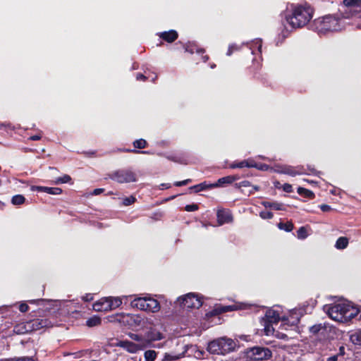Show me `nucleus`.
<instances>
[{"mask_svg":"<svg viewBox=\"0 0 361 361\" xmlns=\"http://www.w3.org/2000/svg\"><path fill=\"white\" fill-rule=\"evenodd\" d=\"M313 13V8L309 5H290L282 16L283 37H286L293 30L306 25L312 18Z\"/></svg>","mask_w":361,"mask_h":361,"instance_id":"obj_1","label":"nucleus"},{"mask_svg":"<svg viewBox=\"0 0 361 361\" xmlns=\"http://www.w3.org/2000/svg\"><path fill=\"white\" fill-rule=\"evenodd\" d=\"M323 309L330 318L341 323L349 322L357 316L359 312L357 308L345 302L326 305Z\"/></svg>","mask_w":361,"mask_h":361,"instance_id":"obj_2","label":"nucleus"},{"mask_svg":"<svg viewBox=\"0 0 361 361\" xmlns=\"http://www.w3.org/2000/svg\"><path fill=\"white\" fill-rule=\"evenodd\" d=\"M343 27V25L341 20L332 15L324 16L315 22V29L319 35H325L329 32L339 31Z\"/></svg>","mask_w":361,"mask_h":361,"instance_id":"obj_3","label":"nucleus"},{"mask_svg":"<svg viewBox=\"0 0 361 361\" xmlns=\"http://www.w3.org/2000/svg\"><path fill=\"white\" fill-rule=\"evenodd\" d=\"M235 343L231 338H220L209 343L207 350L212 354L225 355L235 349Z\"/></svg>","mask_w":361,"mask_h":361,"instance_id":"obj_4","label":"nucleus"},{"mask_svg":"<svg viewBox=\"0 0 361 361\" xmlns=\"http://www.w3.org/2000/svg\"><path fill=\"white\" fill-rule=\"evenodd\" d=\"M131 306L140 310L152 313L158 312L161 308L158 300L150 296L135 298L131 301Z\"/></svg>","mask_w":361,"mask_h":361,"instance_id":"obj_5","label":"nucleus"},{"mask_svg":"<svg viewBox=\"0 0 361 361\" xmlns=\"http://www.w3.org/2000/svg\"><path fill=\"white\" fill-rule=\"evenodd\" d=\"M245 356L250 361H264L272 357V351L267 347L254 346L245 350Z\"/></svg>","mask_w":361,"mask_h":361,"instance_id":"obj_6","label":"nucleus"},{"mask_svg":"<svg viewBox=\"0 0 361 361\" xmlns=\"http://www.w3.org/2000/svg\"><path fill=\"white\" fill-rule=\"evenodd\" d=\"M279 311L274 309H268L264 317L260 320L261 325L264 326V333L267 336L274 335L275 333L273 324H276L280 320Z\"/></svg>","mask_w":361,"mask_h":361,"instance_id":"obj_7","label":"nucleus"},{"mask_svg":"<svg viewBox=\"0 0 361 361\" xmlns=\"http://www.w3.org/2000/svg\"><path fill=\"white\" fill-rule=\"evenodd\" d=\"M109 177L118 183H134L137 180L135 173L130 169L114 171L109 174Z\"/></svg>","mask_w":361,"mask_h":361,"instance_id":"obj_8","label":"nucleus"},{"mask_svg":"<svg viewBox=\"0 0 361 361\" xmlns=\"http://www.w3.org/2000/svg\"><path fill=\"white\" fill-rule=\"evenodd\" d=\"M343 18H361V0H343Z\"/></svg>","mask_w":361,"mask_h":361,"instance_id":"obj_9","label":"nucleus"},{"mask_svg":"<svg viewBox=\"0 0 361 361\" xmlns=\"http://www.w3.org/2000/svg\"><path fill=\"white\" fill-rule=\"evenodd\" d=\"M177 302L183 308H200L202 305V298L193 293H188L178 298Z\"/></svg>","mask_w":361,"mask_h":361,"instance_id":"obj_10","label":"nucleus"},{"mask_svg":"<svg viewBox=\"0 0 361 361\" xmlns=\"http://www.w3.org/2000/svg\"><path fill=\"white\" fill-rule=\"evenodd\" d=\"M171 345V346H168L171 349L163 353L160 361H177L184 357L183 351H181L180 343L178 341L173 342Z\"/></svg>","mask_w":361,"mask_h":361,"instance_id":"obj_11","label":"nucleus"},{"mask_svg":"<svg viewBox=\"0 0 361 361\" xmlns=\"http://www.w3.org/2000/svg\"><path fill=\"white\" fill-rule=\"evenodd\" d=\"M164 338L163 334L160 333L159 331L157 330H151L147 333L145 335V339L147 341H148L149 344V348L154 347V348H164L165 346L170 345L171 344L173 343V341H166L161 343H158L157 345H153L152 343L156 341H160Z\"/></svg>","mask_w":361,"mask_h":361,"instance_id":"obj_12","label":"nucleus"},{"mask_svg":"<svg viewBox=\"0 0 361 361\" xmlns=\"http://www.w3.org/2000/svg\"><path fill=\"white\" fill-rule=\"evenodd\" d=\"M121 319L120 322H126L128 325L134 328H142L145 323L146 319L140 314H123L121 316Z\"/></svg>","mask_w":361,"mask_h":361,"instance_id":"obj_13","label":"nucleus"},{"mask_svg":"<svg viewBox=\"0 0 361 361\" xmlns=\"http://www.w3.org/2000/svg\"><path fill=\"white\" fill-rule=\"evenodd\" d=\"M271 169L274 172L287 174L290 176H295L304 173L301 166L294 167L288 165H276Z\"/></svg>","mask_w":361,"mask_h":361,"instance_id":"obj_14","label":"nucleus"},{"mask_svg":"<svg viewBox=\"0 0 361 361\" xmlns=\"http://www.w3.org/2000/svg\"><path fill=\"white\" fill-rule=\"evenodd\" d=\"M181 351H183L184 357H195L196 358H202L204 352L198 349L195 345H182L180 344Z\"/></svg>","mask_w":361,"mask_h":361,"instance_id":"obj_15","label":"nucleus"},{"mask_svg":"<svg viewBox=\"0 0 361 361\" xmlns=\"http://www.w3.org/2000/svg\"><path fill=\"white\" fill-rule=\"evenodd\" d=\"M52 325L51 322L46 318H36L28 322V327L31 328L32 331L49 328Z\"/></svg>","mask_w":361,"mask_h":361,"instance_id":"obj_16","label":"nucleus"},{"mask_svg":"<svg viewBox=\"0 0 361 361\" xmlns=\"http://www.w3.org/2000/svg\"><path fill=\"white\" fill-rule=\"evenodd\" d=\"M118 347L122 348L130 353H136L143 350V345H136L135 343L128 340L120 341L116 345Z\"/></svg>","mask_w":361,"mask_h":361,"instance_id":"obj_17","label":"nucleus"},{"mask_svg":"<svg viewBox=\"0 0 361 361\" xmlns=\"http://www.w3.org/2000/svg\"><path fill=\"white\" fill-rule=\"evenodd\" d=\"M217 221L219 226L233 221V216L229 210L219 209L216 214Z\"/></svg>","mask_w":361,"mask_h":361,"instance_id":"obj_18","label":"nucleus"},{"mask_svg":"<svg viewBox=\"0 0 361 361\" xmlns=\"http://www.w3.org/2000/svg\"><path fill=\"white\" fill-rule=\"evenodd\" d=\"M302 315V312L301 310H293L289 316L283 319V322H284V325L286 324V321L288 323H290L291 326H295L300 321V317Z\"/></svg>","mask_w":361,"mask_h":361,"instance_id":"obj_19","label":"nucleus"},{"mask_svg":"<svg viewBox=\"0 0 361 361\" xmlns=\"http://www.w3.org/2000/svg\"><path fill=\"white\" fill-rule=\"evenodd\" d=\"M94 310L97 312H107L109 311V302L107 298H103L94 303Z\"/></svg>","mask_w":361,"mask_h":361,"instance_id":"obj_20","label":"nucleus"},{"mask_svg":"<svg viewBox=\"0 0 361 361\" xmlns=\"http://www.w3.org/2000/svg\"><path fill=\"white\" fill-rule=\"evenodd\" d=\"M128 336L134 341H135L136 345H143V350L149 348V344L148 341L145 339V336H143L141 334H134V333H130L128 334Z\"/></svg>","mask_w":361,"mask_h":361,"instance_id":"obj_21","label":"nucleus"},{"mask_svg":"<svg viewBox=\"0 0 361 361\" xmlns=\"http://www.w3.org/2000/svg\"><path fill=\"white\" fill-rule=\"evenodd\" d=\"M159 37L164 41L171 43L178 38V32L174 30L162 32L158 34Z\"/></svg>","mask_w":361,"mask_h":361,"instance_id":"obj_22","label":"nucleus"},{"mask_svg":"<svg viewBox=\"0 0 361 361\" xmlns=\"http://www.w3.org/2000/svg\"><path fill=\"white\" fill-rule=\"evenodd\" d=\"M239 179L238 176H228L223 178H221L218 180L216 183L212 184V186L219 187L224 186L226 185H228Z\"/></svg>","mask_w":361,"mask_h":361,"instance_id":"obj_23","label":"nucleus"},{"mask_svg":"<svg viewBox=\"0 0 361 361\" xmlns=\"http://www.w3.org/2000/svg\"><path fill=\"white\" fill-rule=\"evenodd\" d=\"M296 361H322V359L318 353H306L298 357Z\"/></svg>","mask_w":361,"mask_h":361,"instance_id":"obj_24","label":"nucleus"},{"mask_svg":"<svg viewBox=\"0 0 361 361\" xmlns=\"http://www.w3.org/2000/svg\"><path fill=\"white\" fill-rule=\"evenodd\" d=\"M262 204L266 208H270L274 210H284V205L278 202L263 201Z\"/></svg>","mask_w":361,"mask_h":361,"instance_id":"obj_25","label":"nucleus"},{"mask_svg":"<svg viewBox=\"0 0 361 361\" xmlns=\"http://www.w3.org/2000/svg\"><path fill=\"white\" fill-rule=\"evenodd\" d=\"M158 155L159 156H164L167 159L172 161L173 162L179 163L181 164H187L188 162L186 161V159L183 157H181L178 155L176 154H164L162 153H159Z\"/></svg>","mask_w":361,"mask_h":361,"instance_id":"obj_26","label":"nucleus"},{"mask_svg":"<svg viewBox=\"0 0 361 361\" xmlns=\"http://www.w3.org/2000/svg\"><path fill=\"white\" fill-rule=\"evenodd\" d=\"M13 331L17 334H24L31 331V328L28 327V322L25 324H19L16 325L13 329Z\"/></svg>","mask_w":361,"mask_h":361,"instance_id":"obj_27","label":"nucleus"},{"mask_svg":"<svg viewBox=\"0 0 361 361\" xmlns=\"http://www.w3.org/2000/svg\"><path fill=\"white\" fill-rule=\"evenodd\" d=\"M185 51L190 54H193L195 52L197 54L204 53V50L202 49H199L197 46L194 43H188L183 45Z\"/></svg>","mask_w":361,"mask_h":361,"instance_id":"obj_28","label":"nucleus"},{"mask_svg":"<svg viewBox=\"0 0 361 361\" xmlns=\"http://www.w3.org/2000/svg\"><path fill=\"white\" fill-rule=\"evenodd\" d=\"M109 310L118 307L122 304V299L119 297H108Z\"/></svg>","mask_w":361,"mask_h":361,"instance_id":"obj_29","label":"nucleus"},{"mask_svg":"<svg viewBox=\"0 0 361 361\" xmlns=\"http://www.w3.org/2000/svg\"><path fill=\"white\" fill-rule=\"evenodd\" d=\"M349 241L346 237H340L337 239L335 247L338 250H343L348 245Z\"/></svg>","mask_w":361,"mask_h":361,"instance_id":"obj_30","label":"nucleus"},{"mask_svg":"<svg viewBox=\"0 0 361 361\" xmlns=\"http://www.w3.org/2000/svg\"><path fill=\"white\" fill-rule=\"evenodd\" d=\"M247 45L252 54H255V49H257L259 52H261L262 42L260 39H256L251 43H247Z\"/></svg>","mask_w":361,"mask_h":361,"instance_id":"obj_31","label":"nucleus"},{"mask_svg":"<svg viewBox=\"0 0 361 361\" xmlns=\"http://www.w3.org/2000/svg\"><path fill=\"white\" fill-rule=\"evenodd\" d=\"M214 186H212V184H207L206 182L201 183L200 184L191 186L190 188V190H193L195 192H198L200 191L205 190L208 188H212Z\"/></svg>","mask_w":361,"mask_h":361,"instance_id":"obj_32","label":"nucleus"},{"mask_svg":"<svg viewBox=\"0 0 361 361\" xmlns=\"http://www.w3.org/2000/svg\"><path fill=\"white\" fill-rule=\"evenodd\" d=\"M235 310H236V307L234 305H219L216 307L214 311L218 314H221L224 312H231Z\"/></svg>","mask_w":361,"mask_h":361,"instance_id":"obj_33","label":"nucleus"},{"mask_svg":"<svg viewBox=\"0 0 361 361\" xmlns=\"http://www.w3.org/2000/svg\"><path fill=\"white\" fill-rule=\"evenodd\" d=\"M350 339L353 343L361 345V329L353 333L350 336Z\"/></svg>","mask_w":361,"mask_h":361,"instance_id":"obj_34","label":"nucleus"},{"mask_svg":"<svg viewBox=\"0 0 361 361\" xmlns=\"http://www.w3.org/2000/svg\"><path fill=\"white\" fill-rule=\"evenodd\" d=\"M157 356V353L154 350H147L144 353L145 361H154Z\"/></svg>","mask_w":361,"mask_h":361,"instance_id":"obj_35","label":"nucleus"},{"mask_svg":"<svg viewBox=\"0 0 361 361\" xmlns=\"http://www.w3.org/2000/svg\"><path fill=\"white\" fill-rule=\"evenodd\" d=\"M101 319L99 317L94 316L88 319L86 322L87 326L90 327L96 326L100 324Z\"/></svg>","mask_w":361,"mask_h":361,"instance_id":"obj_36","label":"nucleus"},{"mask_svg":"<svg viewBox=\"0 0 361 361\" xmlns=\"http://www.w3.org/2000/svg\"><path fill=\"white\" fill-rule=\"evenodd\" d=\"M25 201V198L22 195H16L11 199V203L14 205L23 204Z\"/></svg>","mask_w":361,"mask_h":361,"instance_id":"obj_37","label":"nucleus"},{"mask_svg":"<svg viewBox=\"0 0 361 361\" xmlns=\"http://www.w3.org/2000/svg\"><path fill=\"white\" fill-rule=\"evenodd\" d=\"M278 227L281 230H284L287 232H290L293 229V224L290 221L286 223L280 222L278 224Z\"/></svg>","mask_w":361,"mask_h":361,"instance_id":"obj_38","label":"nucleus"},{"mask_svg":"<svg viewBox=\"0 0 361 361\" xmlns=\"http://www.w3.org/2000/svg\"><path fill=\"white\" fill-rule=\"evenodd\" d=\"M0 361H35V360L32 356H25L20 357L1 359Z\"/></svg>","mask_w":361,"mask_h":361,"instance_id":"obj_39","label":"nucleus"},{"mask_svg":"<svg viewBox=\"0 0 361 361\" xmlns=\"http://www.w3.org/2000/svg\"><path fill=\"white\" fill-rule=\"evenodd\" d=\"M71 181V177L69 175L65 174L61 177L57 178L54 183L55 184L68 183Z\"/></svg>","mask_w":361,"mask_h":361,"instance_id":"obj_40","label":"nucleus"},{"mask_svg":"<svg viewBox=\"0 0 361 361\" xmlns=\"http://www.w3.org/2000/svg\"><path fill=\"white\" fill-rule=\"evenodd\" d=\"M308 236L307 228L304 226L300 227L297 231V237L299 239L304 240Z\"/></svg>","mask_w":361,"mask_h":361,"instance_id":"obj_41","label":"nucleus"},{"mask_svg":"<svg viewBox=\"0 0 361 361\" xmlns=\"http://www.w3.org/2000/svg\"><path fill=\"white\" fill-rule=\"evenodd\" d=\"M247 166H248V165L247 164V162L245 161V160H243L240 161H234L230 164L229 167L231 169H237V168L242 169V168L247 167Z\"/></svg>","mask_w":361,"mask_h":361,"instance_id":"obj_42","label":"nucleus"},{"mask_svg":"<svg viewBox=\"0 0 361 361\" xmlns=\"http://www.w3.org/2000/svg\"><path fill=\"white\" fill-rule=\"evenodd\" d=\"M147 143L144 139L136 140L133 142V146L136 149H144L146 147Z\"/></svg>","mask_w":361,"mask_h":361,"instance_id":"obj_43","label":"nucleus"},{"mask_svg":"<svg viewBox=\"0 0 361 361\" xmlns=\"http://www.w3.org/2000/svg\"><path fill=\"white\" fill-rule=\"evenodd\" d=\"M298 192L300 195H303L309 198H312L314 197V193L311 190L305 189L304 188H298Z\"/></svg>","mask_w":361,"mask_h":361,"instance_id":"obj_44","label":"nucleus"},{"mask_svg":"<svg viewBox=\"0 0 361 361\" xmlns=\"http://www.w3.org/2000/svg\"><path fill=\"white\" fill-rule=\"evenodd\" d=\"M118 152H133V153H138V154H152V152H150L149 151H139V150H137L135 149H130L123 148V149H118Z\"/></svg>","mask_w":361,"mask_h":361,"instance_id":"obj_45","label":"nucleus"},{"mask_svg":"<svg viewBox=\"0 0 361 361\" xmlns=\"http://www.w3.org/2000/svg\"><path fill=\"white\" fill-rule=\"evenodd\" d=\"M240 48H241V46L238 45L236 44H230L228 47V49L227 51L226 55L231 56L233 51L240 50Z\"/></svg>","mask_w":361,"mask_h":361,"instance_id":"obj_46","label":"nucleus"},{"mask_svg":"<svg viewBox=\"0 0 361 361\" xmlns=\"http://www.w3.org/2000/svg\"><path fill=\"white\" fill-rule=\"evenodd\" d=\"M46 192L51 195H60L62 192V190L59 188L47 187Z\"/></svg>","mask_w":361,"mask_h":361,"instance_id":"obj_47","label":"nucleus"},{"mask_svg":"<svg viewBox=\"0 0 361 361\" xmlns=\"http://www.w3.org/2000/svg\"><path fill=\"white\" fill-rule=\"evenodd\" d=\"M135 200L136 198L134 196L131 195L130 197H125L123 200V204L125 206H129L133 204L135 202Z\"/></svg>","mask_w":361,"mask_h":361,"instance_id":"obj_48","label":"nucleus"},{"mask_svg":"<svg viewBox=\"0 0 361 361\" xmlns=\"http://www.w3.org/2000/svg\"><path fill=\"white\" fill-rule=\"evenodd\" d=\"M324 327L322 324H315L310 327V331L314 334H318Z\"/></svg>","mask_w":361,"mask_h":361,"instance_id":"obj_49","label":"nucleus"},{"mask_svg":"<svg viewBox=\"0 0 361 361\" xmlns=\"http://www.w3.org/2000/svg\"><path fill=\"white\" fill-rule=\"evenodd\" d=\"M259 216L263 219H271L273 218L274 214L271 212L268 211H262L259 213Z\"/></svg>","mask_w":361,"mask_h":361,"instance_id":"obj_50","label":"nucleus"},{"mask_svg":"<svg viewBox=\"0 0 361 361\" xmlns=\"http://www.w3.org/2000/svg\"><path fill=\"white\" fill-rule=\"evenodd\" d=\"M47 187L45 186H37V185H32L31 186V190L32 191H38V192H46Z\"/></svg>","mask_w":361,"mask_h":361,"instance_id":"obj_51","label":"nucleus"},{"mask_svg":"<svg viewBox=\"0 0 361 361\" xmlns=\"http://www.w3.org/2000/svg\"><path fill=\"white\" fill-rule=\"evenodd\" d=\"M185 209L187 212H194L198 209V206L196 204H188L185 206Z\"/></svg>","mask_w":361,"mask_h":361,"instance_id":"obj_52","label":"nucleus"},{"mask_svg":"<svg viewBox=\"0 0 361 361\" xmlns=\"http://www.w3.org/2000/svg\"><path fill=\"white\" fill-rule=\"evenodd\" d=\"M245 161L247 162V168H255L257 166V164L252 159H245Z\"/></svg>","mask_w":361,"mask_h":361,"instance_id":"obj_53","label":"nucleus"},{"mask_svg":"<svg viewBox=\"0 0 361 361\" xmlns=\"http://www.w3.org/2000/svg\"><path fill=\"white\" fill-rule=\"evenodd\" d=\"M28 310H29V307H28L27 303H25V302H22L20 304V305H19V310L21 312H25L28 311Z\"/></svg>","mask_w":361,"mask_h":361,"instance_id":"obj_54","label":"nucleus"},{"mask_svg":"<svg viewBox=\"0 0 361 361\" xmlns=\"http://www.w3.org/2000/svg\"><path fill=\"white\" fill-rule=\"evenodd\" d=\"M255 169H257L261 171H267L270 169V167L265 164H258L257 166H256Z\"/></svg>","mask_w":361,"mask_h":361,"instance_id":"obj_55","label":"nucleus"},{"mask_svg":"<svg viewBox=\"0 0 361 361\" xmlns=\"http://www.w3.org/2000/svg\"><path fill=\"white\" fill-rule=\"evenodd\" d=\"M319 208L321 209V210L324 212H329L332 209V208L331 207V206L328 205V204H321L319 206Z\"/></svg>","mask_w":361,"mask_h":361,"instance_id":"obj_56","label":"nucleus"},{"mask_svg":"<svg viewBox=\"0 0 361 361\" xmlns=\"http://www.w3.org/2000/svg\"><path fill=\"white\" fill-rule=\"evenodd\" d=\"M94 297L92 293H87L84 296H82V300L86 302L92 301Z\"/></svg>","mask_w":361,"mask_h":361,"instance_id":"obj_57","label":"nucleus"},{"mask_svg":"<svg viewBox=\"0 0 361 361\" xmlns=\"http://www.w3.org/2000/svg\"><path fill=\"white\" fill-rule=\"evenodd\" d=\"M283 189L285 192H291L292 190H293V188H292V185L288 184V183H285L283 185Z\"/></svg>","mask_w":361,"mask_h":361,"instance_id":"obj_58","label":"nucleus"},{"mask_svg":"<svg viewBox=\"0 0 361 361\" xmlns=\"http://www.w3.org/2000/svg\"><path fill=\"white\" fill-rule=\"evenodd\" d=\"M104 189L103 188H97V189H94L93 190V192H92V195H98L99 194H101L102 192H104Z\"/></svg>","mask_w":361,"mask_h":361,"instance_id":"obj_59","label":"nucleus"},{"mask_svg":"<svg viewBox=\"0 0 361 361\" xmlns=\"http://www.w3.org/2000/svg\"><path fill=\"white\" fill-rule=\"evenodd\" d=\"M159 188L160 190L168 189V188H171V184L170 183H161V184H160Z\"/></svg>","mask_w":361,"mask_h":361,"instance_id":"obj_60","label":"nucleus"},{"mask_svg":"<svg viewBox=\"0 0 361 361\" xmlns=\"http://www.w3.org/2000/svg\"><path fill=\"white\" fill-rule=\"evenodd\" d=\"M250 185L251 184L248 180H243L239 183L240 187H249Z\"/></svg>","mask_w":361,"mask_h":361,"instance_id":"obj_61","label":"nucleus"},{"mask_svg":"<svg viewBox=\"0 0 361 361\" xmlns=\"http://www.w3.org/2000/svg\"><path fill=\"white\" fill-rule=\"evenodd\" d=\"M275 336L279 338H283V339H286L288 338L287 335L280 333L279 331H276Z\"/></svg>","mask_w":361,"mask_h":361,"instance_id":"obj_62","label":"nucleus"},{"mask_svg":"<svg viewBox=\"0 0 361 361\" xmlns=\"http://www.w3.org/2000/svg\"><path fill=\"white\" fill-rule=\"evenodd\" d=\"M136 79L137 80H146V77L142 74V73H137L136 75Z\"/></svg>","mask_w":361,"mask_h":361,"instance_id":"obj_63","label":"nucleus"},{"mask_svg":"<svg viewBox=\"0 0 361 361\" xmlns=\"http://www.w3.org/2000/svg\"><path fill=\"white\" fill-rule=\"evenodd\" d=\"M338 355H335L327 358L326 361H338Z\"/></svg>","mask_w":361,"mask_h":361,"instance_id":"obj_64","label":"nucleus"}]
</instances>
